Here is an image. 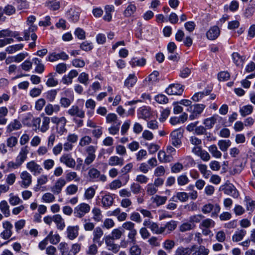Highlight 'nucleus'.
<instances>
[{"label": "nucleus", "mask_w": 255, "mask_h": 255, "mask_svg": "<svg viewBox=\"0 0 255 255\" xmlns=\"http://www.w3.org/2000/svg\"><path fill=\"white\" fill-rule=\"evenodd\" d=\"M81 250V245L74 244L72 245L71 249L67 255H76Z\"/></svg>", "instance_id": "nucleus-64"}, {"label": "nucleus", "mask_w": 255, "mask_h": 255, "mask_svg": "<svg viewBox=\"0 0 255 255\" xmlns=\"http://www.w3.org/2000/svg\"><path fill=\"white\" fill-rule=\"evenodd\" d=\"M79 227L75 226H69L67 229V237L69 239L73 240L75 239L79 234Z\"/></svg>", "instance_id": "nucleus-20"}, {"label": "nucleus", "mask_w": 255, "mask_h": 255, "mask_svg": "<svg viewBox=\"0 0 255 255\" xmlns=\"http://www.w3.org/2000/svg\"><path fill=\"white\" fill-rule=\"evenodd\" d=\"M192 252V248L180 247L175 251V255H190Z\"/></svg>", "instance_id": "nucleus-47"}, {"label": "nucleus", "mask_w": 255, "mask_h": 255, "mask_svg": "<svg viewBox=\"0 0 255 255\" xmlns=\"http://www.w3.org/2000/svg\"><path fill=\"white\" fill-rule=\"evenodd\" d=\"M78 189V187L77 185L71 184L66 187L65 192L67 195H72L77 193Z\"/></svg>", "instance_id": "nucleus-56"}, {"label": "nucleus", "mask_w": 255, "mask_h": 255, "mask_svg": "<svg viewBox=\"0 0 255 255\" xmlns=\"http://www.w3.org/2000/svg\"><path fill=\"white\" fill-rule=\"evenodd\" d=\"M22 128L21 123L17 120H14L11 121L6 128V131L7 132H11L14 130H16L20 129Z\"/></svg>", "instance_id": "nucleus-22"}, {"label": "nucleus", "mask_w": 255, "mask_h": 255, "mask_svg": "<svg viewBox=\"0 0 255 255\" xmlns=\"http://www.w3.org/2000/svg\"><path fill=\"white\" fill-rule=\"evenodd\" d=\"M223 190L225 194L231 196L234 198H237L239 196L238 192L233 185L225 186Z\"/></svg>", "instance_id": "nucleus-23"}, {"label": "nucleus", "mask_w": 255, "mask_h": 255, "mask_svg": "<svg viewBox=\"0 0 255 255\" xmlns=\"http://www.w3.org/2000/svg\"><path fill=\"white\" fill-rule=\"evenodd\" d=\"M66 180L63 178H58L54 184L51 187V191L53 194L58 195L61 193L62 188L66 185Z\"/></svg>", "instance_id": "nucleus-10"}, {"label": "nucleus", "mask_w": 255, "mask_h": 255, "mask_svg": "<svg viewBox=\"0 0 255 255\" xmlns=\"http://www.w3.org/2000/svg\"><path fill=\"white\" fill-rule=\"evenodd\" d=\"M175 242L171 240H166L163 243V247L167 251H170L174 247Z\"/></svg>", "instance_id": "nucleus-63"}, {"label": "nucleus", "mask_w": 255, "mask_h": 255, "mask_svg": "<svg viewBox=\"0 0 255 255\" xmlns=\"http://www.w3.org/2000/svg\"><path fill=\"white\" fill-rule=\"evenodd\" d=\"M211 91L207 90L205 91L195 93L192 97V99L194 102H198L201 100L205 96L209 95Z\"/></svg>", "instance_id": "nucleus-41"}, {"label": "nucleus", "mask_w": 255, "mask_h": 255, "mask_svg": "<svg viewBox=\"0 0 255 255\" xmlns=\"http://www.w3.org/2000/svg\"><path fill=\"white\" fill-rule=\"evenodd\" d=\"M46 238L53 245L57 244L60 241V236L58 234H53V231H51Z\"/></svg>", "instance_id": "nucleus-35"}, {"label": "nucleus", "mask_w": 255, "mask_h": 255, "mask_svg": "<svg viewBox=\"0 0 255 255\" xmlns=\"http://www.w3.org/2000/svg\"><path fill=\"white\" fill-rule=\"evenodd\" d=\"M66 182H70L74 180L75 182H79L80 178L78 176L77 173L74 171H70L67 172L65 175V179Z\"/></svg>", "instance_id": "nucleus-36"}, {"label": "nucleus", "mask_w": 255, "mask_h": 255, "mask_svg": "<svg viewBox=\"0 0 255 255\" xmlns=\"http://www.w3.org/2000/svg\"><path fill=\"white\" fill-rule=\"evenodd\" d=\"M183 129L178 128L174 130L170 133L171 142L174 147H179L181 145V139L183 136Z\"/></svg>", "instance_id": "nucleus-1"}, {"label": "nucleus", "mask_w": 255, "mask_h": 255, "mask_svg": "<svg viewBox=\"0 0 255 255\" xmlns=\"http://www.w3.org/2000/svg\"><path fill=\"white\" fill-rule=\"evenodd\" d=\"M66 113L71 117H76L81 119L84 118L85 116L84 111L77 105L71 106Z\"/></svg>", "instance_id": "nucleus-9"}, {"label": "nucleus", "mask_w": 255, "mask_h": 255, "mask_svg": "<svg viewBox=\"0 0 255 255\" xmlns=\"http://www.w3.org/2000/svg\"><path fill=\"white\" fill-rule=\"evenodd\" d=\"M239 112L242 117H245L253 113V106L251 105L244 106L240 109Z\"/></svg>", "instance_id": "nucleus-32"}, {"label": "nucleus", "mask_w": 255, "mask_h": 255, "mask_svg": "<svg viewBox=\"0 0 255 255\" xmlns=\"http://www.w3.org/2000/svg\"><path fill=\"white\" fill-rule=\"evenodd\" d=\"M97 149V147L93 145H90L86 149V152L87 156L84 160V163L89 165L92 163L96 158L95 152Z\"/></svg>", "instance_id": "nucleus-7"}, {"label": "nucleus", "mask_w": 255, "mask_h": 255, "mask_svg": "<svg viewBox=\"0 0 255 255\" xmlns=\"http://www.w3.org/2000/svg\"><path fill=\"white\" fill-rule=\"evenodd\" d=\"M220 149L222 151H226L231 145V141L228 140H220L218 142Z\"/></svg>", "instance_id": "nucleus-43"}, {"label": "nucleus", "mask_w": 255, "mask_h": 255, "mask_svg": "<svg viewBox=\"0 0 255 255\" xmlns=\"http://www.w3.org/2000/svg\"><path fill=\"white\" fill-rule=\"evenodd\" d=\"M130 192L134 194H137L141 192V187L137 183L133 182L130 186Z\"/></svg>", "instance_id": "nucleus-59"}, {"label": "nucleus", "mask_w": 255, "mask_h": 255, "mask_svg": "<svg viewBox=\"0 0 255 255\" xmlns=\"http://www.w3.org/2000/svg\"><path fill=\"white\" fill-rule=\"evenodd\" d=\"M220 31L219 28L217 26H214L207 32L206 36L210 40L216 39L220 35Z\"/></svg>", "instance_id": "nucleus-18"}, {"label": "nucleus", "mask_w": 255, "mask_h": 255, "mask_svg": "<svg viewBox=\"0 0 255 255\" xmlns=\"http://www.w3.org/2000/svg\"><path fill=\"white\" fill-rule=\"evenodd\" d=\"M232 59L234 63L238 67L242 68L246 59V57L244 56H241L238 52H234L232 55Z\"/></svg>", "instance_id": "nucleus-17"}, {"label": "nucleus", "mask_w": 255, "mask_h": 255, "mask_svg": "<svg viewBox=\"0 0 255 255\" xmlns=\"http://www.w3.org/2000/svg\"><path fill=\"white\" fill-rule=\"evenodd\" d=\"M205 108V105L203 104H195L190 107L191 112V115L189 117L190 120H193L198 118L202 113Z\"/></svg>", "instance_id": "nucleus-4"}, {"label": "nucleus", "mask_w": 255, "mask_h": 255, "mask_svg": "<svg viewBox=\"0 0 255 255\" xmlns=\"http://www.w3.org/2000/svg\"><path fill=\"white\" fill-rule=\"evenodd\" d=\"M192 255H208L210 251L204 246L194 245L192 247Z\"/></svg>", "instance_id": "nucleus-15"}, {"label": "nucleus", "mask_w": 255, "mask_h": 255, "mask_svg": "<svg viewBox=\"0 0 255 255\" xmlns=\"http://www.w3.org/2000/svg\"><path fill=\"white\" fill-rule=\"evenodd\" d=\"M158 158L161 162H170L172 161L173 157L170 155H167L164 151L160 150L158 153Z\"/></svg>", "instance_id": "nucleus-31"}, {"label": "nucleus", "mask_w": 255, "mask_h": 255, "mask_svg": "<svg viewBox=\"0 0 255 255\" xmlns=\"http://www.w3.org/2000/svg\"><path fill=\"white\" fill-rule=\"evenodd\" d=\"M137 80L134 74H130L125 81L124 85L128 88L132 87L136 83Z\"/></svg>", "instance_id": "nucleus-28"}, {"label": "nucleus", "mask_w": 255, "mask_h": 255, "mask_svg": "<svg viewBox=\"0 0 255 255\" xmlns=\"http://www.w3.org/2000/svg\"><path fill=\"white\" fill-rule=\"evenodd\" d=\"M37 29V26L34 24H31L27 29L24 31V37L25 40H28L31 36V39L35 41L37 39V35L34 32Z\"/></svg>", "instance_id": "nucleus-13"}, {"label": "nucleus", "mask_w": 255, "mask_h": 255, "mask_svg": "<svg viewBox=\"0 0 255 255\" xmlns=\"http://www.w3.org/2000/svg\"><path fill=\"white\" fill-rule=\"evenodd\" d=\"M85 107L87 109H90L91 111H87V114L92 115L96 107V102L93 99H88L86 101Z\"/></svg>", "instance_id": "nucleus-45"}, {"label": "nucleus", "mask_w": 255, "mask_h": 255, "mask_svg": "<svg viewBox=\"0 0 255 255\" xmlns=\"http://www.w3.org/2000/svg\"><path fill=\"white\" fill-rule=\"evenodd\" d=\"M96 189L93 187H90L86 189L84 197L86 200H91L94 197Z\"/></svg>", "instance_id": "nucleus-44"}, {"label": "nucleus", "mask_w": 255, "mask_h": 255, "mask_svg": "<svg viewBox=\"0 0 255 255\" xmlns=\"http://www.w3.org/2000/svg\"><path fill=\"white\" fill-rule=\"evenodd\" d=\"M8 201L12 206L17 205L22 202V201L17 195H14L13 193L9 194Z\"/></svg>", "instance_id": "nucleus-49"}, {"label": "nucleus", "mask_w": 255, "mask_h": 255, "mask_svg": "<svg viewBox=\"0 0 255 255\" xmlns=\"http://www.w3.org/2000/svg\"><path fill=\"white\" fill-rule=\"evenodd\" d=\"M177 226V222L175 221L171 220L167 222L164 226H163L164 233L165 234H170L176 228Z\"/></svg>", "instance_id": "nucleus-24"}, {"label": "nucleus", "mask_w": 255, "mask_h": 255, "mask_svg": "<svg viewBox=\"0 0 255 255\" xmlns=\"http://www.w3.org/2000/svg\"><path fill=\"white\" fill-rule=\"evenodd\" d=\"M42 199L46 203H51L55 200V198L53 194L47 192L43 194Z\"/></svg>", "instance_id": "nucleus-62"}, {"label": "nucleus", "mask_w": 255, "mask_h": 255, "mask_svg": "<svg viewBox=\"0 0 255 255\" xmlns=\"http://www.w3.org/2000/svg\"><path fill=\"white\" fill-rule=\"evenodd\" d=\"M245 201L247 210L252 211L255 208V201L253 200L250 197L246 196Z\"/></svg>", "instance_id": "nucleus-54"}, {"label": "nucleus", "mask_w": 255, "mask_h": 255, "mask_svg": "<svg viewBox=\"0 0 255 255\" xmlns=\"http://www.w3.org/2000/svg\"><path fill=\"white\" fill-rule=\"evenodd\" d=\"M113 240L110 236H107L105 238V244L109 251L116 253L119 251L120 247L119 245L115 244Z\"/></svg>", "instance_id": "nucleus-16"}, {"label": "nucleus", "mask_w": 255, "mask_h": 255, "mask_svg": "<svg viewBox=\"0 0 255 255\" xmlns=\"http://www.w3.org/2000/svg\"><path fill=\"white\" fill-rule=\"evenodd\" d=\"M90 206L88 204L85 203H80L74 209V216L78 218H82L90 212Z\"/></svg>", "instance_id": "nucleus-2"}, {"label": "nucleus", "mask_w": 255, "mask_h": 255, "mask_svg": "<svg viewBox=\"0 0 255 255\" xmlns=\"http://www.w3.org/2000/svg\"><path fill=\"white\" fill-rule=\"evenodd\" d=\"M3 231L0 234V237L4 240L9 239L12 235L13 226L8 221H5L2 224Z\"/></svg>", "instance_id": "nucleus-3"}, {"label": "nucleus", "mask_w": 255, "mask_h": 255, "mask_svg": "<svg viewBox=\"0 0 255 255\" xmlns=\"http://www.w3.org/2000/svg\"><path fill=\"white\" fill-rule=\"evenodd\" d=\"M154 100L159 104H165L168 102V99L163 94H159L155 96Z\"/></svg>", "instance_id": "nucleus-60"}, {"label": "nucleus", "mask_w": 255, "mask_h": 255, "mask_svg": "<svg viewBox=\"0 0 255 255\" xmlns=\"http://www.w3.org/2000/svg\"><path fill=\"white\" fill-rule=\"evenodd\" d=\"M68 58V55L65 52H61L59 53H52L50 54L46 58V60L53 62L59 59L66 60Z\"/></svg>", "instance_id": "nucleus-14"}, {"label": "nucleus", "mask_w": 255, "mask_h": 255, "mask_svg": "<svg viewBox=\"0 0 255 255\" xmlns=\"http://www.w3.org/2000/svg\"><path fill=\"white\" fill-rule=\"evenodd\" d=\"M20 177L21 180L20 184L22 188H26L31 185L32 183V176L27 171H22L20 173Z\"/></svg>", "instance_id": "nucleus-8"}, {"label": "nucleus", "mask_w": 255, "mask_h": 255, "mask_svg": "<svg viewBox=\"0 0 255 255\" xmlns=\"http://www.w3.org/2000/svg\"><path fill=\"white\" fill-rule=\"evenodd\" d=\"M59 161L68 168H74L76 166V161L70 154H62L59 158Z\"/></svg>", "instance_id": "nucleus-6"}, {"label": "nucleus", "mask_w": 255, "mask_h": 255, "mask_svg": "<svg viewBox=\"0 0 255 255\" xmlns=\"http://www.w3.org/2000/svg\"><path fill=\"white\" fill-rule=\"evenodd\" d=\"M132 67L142 66L146 63V59L144 58H137L136 57L132 58L130 62Z\"/></svg>", "instance_id": "nucleus-38"}, {"label": "nucleus", "mask_w": 255, "mask_h": 255, "mask_svg": "<svg viewBox=\"0 0 255 255\" xmlns=\"http://www.w3.org/2000/svg\"><path fill=\"white\" fill-rule=\"evenodd\" d=\"M204 218L202 214H197L191 216L189 217V221L193 224L199 223Z\"/></svg>", "instance_id": "nucleus-57"}, {"label": "nucleus", "mask_w": 255, "mask_h": 255, "mask_svg": "<svg viewBox=\"0 0 255 255\" xmlns=\"http://www.w3.org/2000/svg\"><path fill=\"white\" fill-rule=\"evenodd\" d=\"M124 164V160L123 158L116 155L111 156L108 160V164L111 166H122Z\"/></svg>", "instance_id": "nucleus-19"}, {"label": "nucleus", "mask_w": 255, "mask_h": 255, "mask_svg": "<svg viewBox=\"0 0 255 255\" xmlns=\"http://www.w3.org/2000/svg\"><path fill=\"white\" fill-rule=\"evenodd\" d=\"M88 175L92 181H101L105 182L107 180V177L104 175H101L100 172L96 168H92L89 169Z\"/></svg>", "instance_id": "nucleus-5"}, {"label": "nucleus", "mask_w": 255, "mask_h": 255, "mask_svg": "<svg viewBox=\"0 0 255 255\" xmlns=\"http://www.w3.org/2000/svg\"><path fill=\"white\" fill-rule=\"evenodd\" d=\"M150 229L153 233L155 234H162L164 233L163 226L159 227L158 225L154 222H152L150 227Z\"/></svg>", "instance_id": "nucleus-46"}, {"label": "nucleus", "mask_w": 255, "mask_h": 255, "mask_svg": "<svg viewBox=\"0 0 255 255\" xmlns=\"http://www.w3.org/2000/svg\"><path fill=\"white\" fill-rule=\"evenodd\" d=\"M0 210L5 217H8L10 215L9 206L5 200L1 201L0 202Z\"/></svg>", "instance_id": "nucleus-27"}, {"label": "nucleus", "mask_w": 255, "mask_h": 255, "mask_svg": "<svg viewBox=\"0 0 255 255\" xmlns=\"http://www.w3.org/2000/svg\"><path fill=\"white\" fill-rule=\"evenodd\" d=\"M209 151L212 156L216 158H220L222 156V153L218 149L215 145H212L209 147Z\"/></svg>", "instance_id": "nucleus-48"}, {"label": "nucleus", "mask_w": 255, "mask_h": 255, "mask_svg": "<svg viewBox=\"0 0 255 255\" xmlns=\"http://www.w3.org/2000/svg\"><path fill=\"white\" fill-rule=\"evenodd\" d=\"M243 168L242 163L236 162L233 166L230 168L229 172L232 175L238 174L241 172Z\"/></svg>", "instance_id": "nucleus-33"}, {"label": "nucleus", "mask_w": 255, "mask_h": 255, "mask_svg": "<svg viewBox=\"0 0 255 255\" xmlns=\"http://www.w3.org/2000/svg\"><path fill=\"white\" fill-rule=\"evenodd\" d=\"M103 234L102 229L99 227H96L93 231V241L95 243H98Z\"/></svg>", "instance_id": "nucleus-39"}, {"label": "nucleus", "mask_w": 255, "mask_h": 255, "mask_svg": "<svg viewBox=\"0 0 255 255\" xmlns=\"http://www.w3.org/2000/svg\"><path fill=\"white\" fill-rule=\"evenodd\" d=\"M218 115H214L212 117L207 118L204 121L203 124L208 129L213 128V126L216 123Z\"/></svg>", "instance_id": "nucleus-37"}, {"label": "nucleus", "mask_w": 255, "mask_h": 255, "mask_svg": "<svg viewBox=\"0 0 255 255\" xmlns=\"http://www.w3.org/2000/svg\"><path fill=\"white\" fill-rule=\"evenodd\" d=\"M246 231L245 230H238L233 235L232 240L234 242H238L243 239L246 235Z\"/></svg>", "instance_id": "nucleus-30"}, {"label": "nucleus", "mask_w": 255, "mask_h": 255, "mask_svg": "<svg viewBox=\"0 0 255 255\" xmlns=\"http://www.w3.org/2000/svg\"><path fill=\"white\" fill-rule=\"evenodd\" d=\"M86 253L88 255H96L98 253L97 246L95 244L90 245L86 250Z\"/></svg>", "instance_id": "nucleus-58"}, {"label": "nucleus", "mask_w": 255, "mask_h": 255, "mask_svg": "<svg viewBox=\"0 0 255 255\" xmlns=\"http://www.w3.org/2000/svg\"><path fill=\"white\" fill-rule=\"evenodd\" d=\"M26 168L34 175H37L41 173L43 170L41 166L35 162L34 161H31L26 164Z\"/></svg>", "instance_id": "nucleus-12"}, {"label": "nucleus", "mask_w": 255, "mask_h": 255, "mask_svg": "<svg viewBox=\"0 0 255 255\" xmlns=\"http://www.w3.org/2000/svg\"><path fill=\"white\" fill-rule=\"evenodd\" d=\"M50 118L45 117L43 119L42 126L40 128L41 131L44 132L49 128V125L50 123Z\"/></svg>", "instance_id": "nucleus-61"}, {"label": "nucleus", "mask_w": 255, "mask_h": 255, "mask_svg": "<svg viewBox=\"0 0 255 255\" xmlns=\"http://www.w3.org/2000/svg\"><path fill=\"white\" fill-rule=\"evenodd\" d=\"M151 115L150 110L149 108L143 107L139 108L138 111V117L144 120L149 119Z\"/></svg>", "instance_id": "nucleus-21"}, {"label": "nucleus", "mask_w": 255, "mask_h": 255, "mask_svg": "<svg viewBox=\"0 0 255 255\" xmlns=\"http://www.w3.org/2000/svg\"><path fill=\"white\" fill-rule=\"evenodd\" d=\"M53 222L56 224L57 228L58 230H62L65 227L64 219L59 214L54 215Z\"/></svg>", "instance_id": "nucleus-29"}, {"label": "nucleus", "mask_w": 255, "mask_h": 255, "mask_svg": "<svg viewBox=\"0 0 255 255\" xmlns=\"http://www.w3.org/2000/svg\"><path fill=\"white\" fill-rule=\"evenodd\" d=\"M196 227L195 224H193L189 222L183 223L179 227L180 231L182 232H184L193 229Z\"/></svg>", "instance_id": "nucleus-53"}, {"label": "nucleus", "mask_w": 255, "mask_h": 255, "mask_svg": "<svg viewBox=\"0 0 255 255\" xmlns=\"http://www.w3.org/2000/svg\"><path fill=\"white\" fill-rule=\"evenodd\" d=\"M18 35V33L17 32H12L8 29H3L0 31V38L5 37H16V36Z\"/></svg>", "instance_id": "nucleus-52"}, {"label": "nucleus", "mask_w": 255, "mask_h": 255, "mask_svg": "<svg viewBox=\"0 0 255 255\" xmlns=\"http://www.w3.org/2000/svg\"><path fill=\"white\" fill-rule=\"evenodd\" d=\"M92 213L93 214V219L96 222H99L102 220V215L101 211L98 208H94L92 209Z\"/></svg>", "instance_id": "nucleus-55"}, {"label": "nucleus", "mask_w": 255, "mask_h": 255, "mask_svg": "<svg viewBox=\"0 0 255 255\" xmlns=\"http://www.w3.org/2000/svg\"><path fill=\"white\" fill-rule=\"evenodd\" d=\"M136 9V7L134 4H130L125 10L124 14L126 17H129L134 13Z\"/></svg>", "instance_id": "nucleus-51"}, {"label": "nucleus", "mask_w": 255, "mask_h": 255, "mask_svg": "<svg viewBox=\"0 0 255 255\" xmlns=\"http://www.w3.org/2000/svg\"><path fill=\"white\" fill-rule=\"evenodd\" d=\"M114 202V198L110 194L104 195L102 199V204L104 207H110Z\"/></svg>", "instance_id": "nucleus-34"}, {"label": "nucleus", "mask_w": 255, "mask_h": 255, "mask_svg": "<svg viewBox=\"0 0 255 255\" xmlns=\"http://www.w3.org/2000/svg\"><path fill=\"white\" fill-rule=\"evenodd\" d=\"M33 62L36 65L35 71L36 73H42L44 70V66L41 63V61L37 58H34L32 59Z\"/></svg>", "instance_id": "nucleus-40"}, {"label": "nucleus", "mask_w": 255, "mask_h": 255, "mask_svg": "<svg viewBox=\"0 0 255 255\" xmlns=\"http://www.w3.org/2000/svg\"><path fill=\"white\" fill-rule=\"evenodd\" d=\"M23 47V44H15L8 46L5 49V51L9 54H12L17 51L22 49Z\"/></svg>", "instance_id": "nucleus-50"}, {"label": "nucleus", "mask_w": 255, "mask_h": 255, "mask_svg": "<svg viewBox=\"0 0 255 255\" xmlns=\"http://www.w3.org/2000/svg\"><path fill=\"white\" fill-rule=\"evenodd\" d=\"M29 152L28 147L25 146L22 147L20 150L19 154L16 157V160L18 161L21 164L25 161L27 158V155Z\"/></svg>", "instance_id": "nucleus-25"}, {"label": "nucleus", "mask_w": 255, "mask_h": 255, "mask_svg": "<svg viewBox=\"0 0 255 255\" xmlns=\"http://www.w3.org/2000/svg\"><path fill=\"white\" fill-rule=\"evenodd\" d=\"M188 194L184 192H177L175 196H174L170 199V201L176 202L177 200H179L181 202H184L188 200Z\"/></svg>", "instance_id": "nucleus-26"}, {"label": "nucleus", "mask_w": 255, "mask_h": 255, "mask_svg": "<svg viewBox=\"0 0 255 255\" xmlns=\"http://www.w3.org/2000/svg\"><path fill=\"white\" fill-rule=\"evenodd\" d=\"M215 225V222L209 218L203 220L200 225V228H210L214 227Z\"/></svg>", "instance_id": "nucleus-42"}, {"label": "nucleus", "mask_w": 255, "mask_h": 255, "mask_svg": "<svg viewBox=\"0 0 255 255\" xmlns=\"http://www.w3.org/2000/svg\"><path fill=\"white\" fill-rule=\"evenodd\" d=\"M183 92L182 86L179 84H171L166 89V92L169 95H181Z\"/></svg>", "instance_id": "nucleus-11"}]
</instances>
